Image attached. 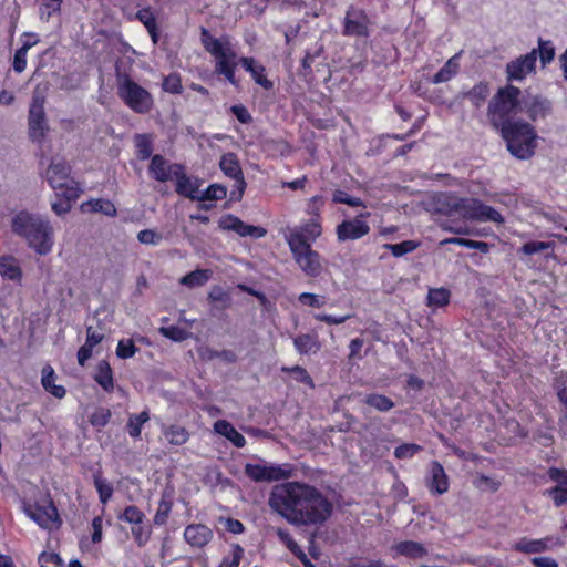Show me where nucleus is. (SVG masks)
<instances>
[{"label":"nucleus","mask_w":567,"mask_h":567,"mask_svg":"<svg viewBox=\"0 0 567 567\" xmlns=\"http://www.w3.org/2000/svg\"><path fill=\"white\" fill-rule=\"evenodd\" d=\"M333 511L332 503L316 486L306 484L299 507L291 525L319 526L324 524Z\"/></svg>","instance_id":"obj_2"},{"label":"nucleus","mask_w":567,"mask_h":567,"mask_svg":"<svg viewBox=\"0 0 567 567\" xmlns=\"http://www.w3.org/2000/svg\"><path fill=\"white\" fill-rule=\"evenodd\" d=\"M61 0H42L40 4L41 20L49 21L54 13H59Z\"/></svg>","instance_id":"obj_51"},{"label":"nucleus","mask_w":567,"mask_h":567,"mask_svg":"<svg viewBox=\"0 0 567 567\" xmlns=\"http://www.w3.org/2000/svg\"><path fill=\"white\" fill-rule=\"evenodd\" d=\"M214 430L228 439L236 447H244L246 444V439L228 421H217L214 424Z\"/></svg>","instance_id":"obj_28"},{"label":"nucleus","mask_w":567,"mask_h":567,"mask_svg":"<svg viewBox=\"0 0 567 567\" xmlns=\"http://www.w3.org/2000/svg\"><path fill=\"white\" fill-rule=\"evenodd\" d=\"M463 218L478 221L502 223L501 214L491 206L482 204L475 198H458L452 205Z\"/></svg>","instance_id":"obj_12"},{"label":"nucleus","mask_w":567,"mask_h":567,"mask_svg":"<svg viewBox=\"0 0 567 567\" xmlns=\"http://www.w3.org/2000/svg\"><path fill=\"white\" fill-rule=\"evenodd\" d=\"M520 90L514 85L501 87L491 99L487 109V116L495 128H501L512 123L518 111H520Z\"/></svg>","instance_id":"obj_6"},{"label":"nucleus","mask_w":567,"mask_h":567,"mask_svg":"<svg viewBox=\"0 0 567 567\" xmlns=\"http://www.w3.org/2000/svg\"><path fill=\"white\" fill-rule=\"evenodd\" d=\"M55 373L52 367L45 365L42 369V378L41 383L43 388L50 392L52 395H54L58 399H62L66 391L62 385H56L55 382Z\"/></svg>","instance_id":"obj_32"},{"label":"nucleus","mask_w":567,"mask_h":567,"mask_svg":"<svg viewBox=\"0 0 567 567\" xmlns=\"http://www.w3.org/2000/svg\"><path fill=\"white\" fill-rule=\"evenodd\" d=\"M227 195V189L220 184L210 185L205 192L200 193L198 200H218Z\"/></svg>","instance_id":"obj_50"},{"label":"nucleus","mask_w":567,"mask_h":567,"mask_svg":"<svg viewBox=\"0 0 567 567\" xmlns=\"http://www.w3.org/2000/svg\"><path fill=\"white\" fill-rule=\"evenodd\" d=\"M23 512L41 528H50L59 522L58 509L51 499L35 504H23Z\"/></svg>","instance_id":"obj_15"},{"label":"nucleus","mask_w":567,"mask_h":567,"mask_svg":"<svg viewBox=\"0 0 567 567\" xmlns=\"http://www.w3.org/2000/svg\"><path fill=\"white\" fill-rule=\"evenodd\" d=\"M182 171V166L171 165L162 155H154L150 165V174L158 182H167L176 177Z\"/></svg>","instance_id":"obj_22"},{"label":"nucleus","mask_w":567,"mask_h":567,"mask_svg":"<svg viewBox=\"0 0 567 567\" xmlns=\"http://www.w3.org/2000/svg\"><path fill=\"white\" fill-rule=\"evenodd\" d=\"M208 299L212 302H221L224 307H228L230 303V295L220 286H213L208 292Z\"/></svg>","instance_id":"obj_55"},{"label":"nucleus","mask_w":567,"mask_h":567,"mask_svg":"<svg viewBox=\"0 0 567 567\" xmlns=\"http://www.w3.org/2000/svg\"><path fill=\"white\" fill-rule=\"evenodd\" d=\"M31 49V44H23L19 50L16 51L13 59V69L16 72L21 73L27 66V53Z\"/></svg>","instance_id":"obj_58"},{"label":"nucleus","mask_w":567,"mask_h":567,"mask_svg":"<svg viewBox=\"0 0 567 567\" xmlns=\"http://www.w3.org/2000/svg\"><path fill=\"white\" fill-rule=\"evenodd\" d=\"M239 62L244 69L249 72L252 79L266 90L272 87V82L269 81L265 75V68L259 64L254 58H240Z\"/></svg>","instance_id":"obj_25"},{"label":"nucleus","mask_w":567,"mask_h":567,"mask_svg":"<svg viewBox=\"0 0 567 567\" xmlns=\"http://www.w3.org/2000/svg\"><path fill=\"white\" fill-rule=\"evenodd\" d=\"M372 20L360 8L350 6L343 18L342 34L351 38H368L371 33Z\"/></svg>","instance_id":"obj_14"},{"label":"nucleus","mask_w":567,"mask_h":567,"mask_svg":"<svg viewBox=\"0 0 567 567\" xmlns=\"http://www.w3.org/2000/svg\"><path fill=\"white\" fill-rule=\"evenodd\" d=\"M276 535L278 536L279 540L286 545V547L293 554L295 551H299V545L295 542V539L291 537L289 532L284 528H275L274 529Z\"/></svg>","instance_id":"obj_60"},{"label":"nucleus","mask_w":567,"mask_h":567,"mask_svg":"<svg viewBox=\"0 0 567 567\" xmlns=\"http://www.w3.org/2000/svg\"><path fill=\"white\" fill-rule=\"evenodd\" d=\"M41 567H62V560L58 554L43 551L39 556Z\"/></svg>","instance_id":"obj_63"},{"label":"nucleus","mask_w":567,"mask_h":567,"mask_svg":"<svg viewBox=\"0 0 567 567\" xmlns=\"http://www.w3.org/2000/svg\"><path fill=\"white\" fill-rule=\"evenodd\" d=\"M450 301V291L444 288L430 289L427 293V305L430 307H443Z\"/></svg>","instance_id":"obj_42"},{"label":"nucleus","mask_w":567,"mask_h":567,"mask_svg":"<svg viewBox=\"0 0 567 567\" xmlns=\"http://www.w3.org/2000/svg\"><path fill=\"white\" fill-rule=\"evenodd\" d=\"M538 53L543 65L548 64L555 58V47L551 41L538 40Z\"/></svg>","instance_id":"obj_53"},{"label":"nucleus","mask_w":567,"mask_h":567,"mask_svg":"<svg viewBox=\"0 0 567 567\" xmlns=\"http://www.w3.org/2000/svg\"><path fill=\"white\" fill-rule=\"evenodd\" d=\"M165 440L173 445H183L188 441L189 434L185 427L179 425H169L163 427Z\"/></svg>","instance_id":"obj_35"},{"label":"nucleus","mask_w":567,"mask_h":567,"mask_svg":"<svg viewBox=\"0 0 567 567\" xmlns=\"http://www.w3.org/2000/svg\"><path fill=\"white\" fill-rule=\"evenodd\" d=\"M220 226L224 229L237 233L241 237L250 236L254 238H261L267 234L265 228L247 225L244 221H241L238 217H235L233 215L225 217L220 221Z\"/></svg>","instance_id":"obj_23"},{"label":"nucleus","mask_w":567,"mask_h":567,"mask_svg":"<svg viewBox=\"0 0 567 567\" xmlns=\"http://www.w3.org/2000/svg\"><path fill=\"white\" fill-rule=\"evenodd\" d=\"M219 167L225 175L235 179V189L231 190V199H240L246 188V182L237 156L234 153L224 154Z\"/></svg>","instance_id":"obj_16"},{"label":"nucleus","mask_w":567,"mask_h":567,"mask_svg":"<svg viewBox=\"0 0 567 567\" xmlns=\"http://www.w3.org/2000/svg\"><path fill=\"white\" fill-rule=\"evenodd\" d=\"M137 352L133 340H120L116 348V355L121 359L132 358Z\"/></svg>","instance_id":"obj_57"},{"label":"nucleus","mask_w":567,"mask_h":567,"mask_svg":"<svg viewBox=\"0 0 567 567\" xmlns=\"http://www.w3.org/2000/svg\"><path fill=\"white\" fill-rule=\"evenodd\" d=\"M293 344L296 347V350L300 354H315L317 353L321 344L317 338V336L313 334H300L293 339Z\"/></svg>","instance_id":"obj_30"},{"label":"nucleus","mask_w":567,"mask_h":567,"mask_svg":"<svg viewBox=\"0 0 567 567\" xmlns=\"http://www.w3.org/2000/svg\"><path fill=\"white\" fill-rule=\"evenodd\" d=\"M430 491L435 494H444L449 489V478L443 466L439 462H432L431 476L427 484Z\"/></svg>","instance_id":"obj_24"},{"label":"nucleus","mask_w":567,"mask_h":567,"mask_svg":"<svg viewBox=\"0 0 567 567\" xmlns=\"http://www.w3.org/2000/svg\"><path fill=\"white\" fill-rule=\"evenodd\" d=\"M419 247V243L405 240L399 244H386L384 248L390 250L394 257H402L405 254L414 251Z\"/></svg>","instance_id":"obj_46"},{"label":"nucleus","mask_w":567,"mask_h":567,"mask_svg":"<svg viewBox=\"0 0 567 567\" xmlns=\"http://www.w3.org/2000/svg\"><path fill=\"white\" fill-rule=\"evenodd\" d=\"M118 519L124 520L131 525H136L137 523L144 522L145 515L142 511L138 509V507L130 505L118 516Z\"/></svg>","instance_id":"obj_48"},{"label":"nucleus","mask_w":567,"mask_h":567,"mask_svg":"<svg viewBox=\"0 0 567 567\" xmlns=\"http://www.w3.org/2000/svg\"><path fill=\"white\" fill-rule=\"evenodd\" d=\"M163 90L168 93L178 94L182 92V81L178 74H169L163 81Z\"/></svg>","instance_id":"obj_59"},{"label":"nucleus","mask_w":567,"mask_h":567,"mask_svg":"<svg viewBox=\"0 0 567 567\" xmlns=\"http://www.w3.org/2000/svg\"><path fill=\"white\" fill-rule=\"evenodd\" d=\"M94 485L101 503L106 504L113 495V486L97 474L94 475Z\"/></svg>","instance_id":"obj_47"},{"label":"nucleus","mask_w":567,"mask_h":567,"mask_svg":"<svg viewBox=\"0 0 567 567\" xmlns=\"http://www.w3.org/2000/svg\"><path fill=\"white\" fill-rule=\"evenodd\" d=\"M199 184L197 179H192L183 173V169L176 175V192L193 200L199 199Z\"/></svg>","instance_id":"obj_26"},{"label":"nucleus","mask_w":567,"mask_h":567,"mask_svg":"<svg viewBox=\"0 0 567 567\" xmlns=\"http://www.w3.org/2000/svg\"><path fill=\"white\" fill-rule=\"evenodd\" d=\"M134 540L138 547H144L152 535V527L143 523H137L136 525H132L131 528Z\"/></svg>","instance_id":"obj_41"},{"label":"nucleus","mask_w":567,"mask_h":567,"mask_svg":"<svg viewBox=\"0 0 567 567\" xmlns=\"http://www.w3.org/2000/svg\"><path fill=\"white\" fill-rule=\"evenodd\" d=\"M544 494L550 496L556 506L567 504V489H563L555 486L550 489L545 491Z\"/></svg>","instance_id":"obj_64"},{"label":"nucleus","mask_w":567,"mask_h":567,"mask_svg":"<svg viewBox=\"0 0 567 567\" xmlns=\"http://www.w3.org/2000/svg\"><path fill=\"white\" fill-rule=\"evenodd\" d=\"M150 420L146 411L141 412L136 415H131L127 422L128 434L132 437H138L141 435L142 425Z\"/></svg>","instance_id":"obj_43"},{"label":"nucleus","mask_w":567,"mask_h":567,"mask_svg":"<svg viewBox=\"0 0 567 567\" xmlns=\"http://www.w3.org/2000/svg\"><path fill=\"white\" fill-rule=\"evenodd\" d=\"M213 276L210 269H196L179 279V284L188 288H197L206 285Z\"/></svg>","instance_id":"obj_31"},{"label":"nucleus","mask_w":567,"mask_h":567,"mask_svg":"<svg viewBox=\"0 0 567 567\" xmlns=\"http://www.w3.org/2000/svg\"><path fill=\"white\" fill-rule=\"evenodd\" d=\"M12 231L22 237L37 254L45 256L54 245V233L48 219L21 210L12 217Z\"/></svg>","instance_id":"obj_1"},{"label":"nucleus","mask_w":567,"mask_h":567,"mask_svg":"<svg viewBox=\"0 0 567 567\" xmlns=\"http://www.w3.org/2000/svg\"><path fill=\"white\" fill-rule=\"evenodd\" d=\"M369 214H361L360 216L344 220L337 226L336 233L339 241L357 240L369 234L370 227L362 219Z\"/></svg>","instance_id":"obj_19"},{"label":"nucleus","mask_w":567,"mask_h":567,"mask_svg":"<svg viewBox=\"0 0 567 567\" xmlns=\"http://www.w3.org/2000/svg\"><path fill=\"white\" fill-rule=\"evenodd\" d=\"M421 450L422 447L415 443H404L394 450V456L400 460L411 458Z\"/></svg>","instance_id":"obj_56"},{"label":"nucleus","mask_w":567,"mask_h":567,"mask_svg":"<svg viewBox=\"0 0 567 567\" xmlns=\"http://www.w3.org/2000/svg\"><path fill=\"white\" fill-rule=\"evenodd\" d=\"M364 402L369 406H371L380 412H388L391 409H393L395 405L394 402L390 398L382 395V394H377V393L367 395V398L364 399Z\"/></svg>","instance_id":"obj_40"},{"label":"nucleus","mask_w":567,"mask_h":567,"mask_svg":"<svg viewBox=\"0 0 567 567\" xmlns=\"http://www.w3.org/2000/svg\"><path fill=\"white\" fill-rule=\"evenodd\" d=\"M134 144L140 159H147L152 155L153 137L151 134H136Z\"/></svg>","instance_id":"obj_37"},{"label":"nucleus","mask_w":567,"mask_h":567,"mask_svg":"<svg viewBox=\"0 0 567 567\" xmlns=\"http://www.w3.org/2000/svg\"><path fill=\"white\" fill-rule=\"evenodd\" d=\"M45 178L56 196L68 200H75L80 196V187L71 176V167L64 158H52L47 168Z\"/></svg>","instance_id":"obj_8"},{"label":"nucleus","mask_w":567,"mask_h":567,"mask_svg":"<svg viewBox=\"0 0 567 567\" xmlns=\"http://www.w3.org/2000/svg\"><path fill=\"white\" fill-rule=\"evenodd\" d=\"M200 40L205 50L215 58V71L224 75L231 84L237 85L235 70L238 64L237 54L228 35L213 37L209 31L202 28Z\"/></svg>","instance_id":"obj_4"},{"label":"nucleus","mask_w":567,"mask_h":567,"mask_svg":"<svg viewBox=\"0 0 567 567\" xmlns=\"http://www.w3.org/2000/svg\"><path fill=\"white\" fill-rule=\"evenodd\" d=\"M281 370L284 372L292 373L296 381L307 384L310 388L315 386L312 378L309 375V373L307 372V370L305 368H302L300 365H295L291 368L284 367Z\"/></svg>","instance_id":"obj_52"},{"label":"nucleus","mask_w":567,"mask_h":567,"mask_svg":"<svg viewBox=\"0 0 567 567\" xmlns=\"http://www.w3.org/2000/svg\"><path fill=\"white\" fill-rule=\"evenodd\" d=\"M213 537V530L204 524H189L184 530V539L192 548H204Z\"/></svg>","instance_id":"obj_21"},{"label":"nucleus","mask_w":567,"mask_h":567,"mask_svg":"<svg viewBox=\"0 0 567 567\" xmlns=\"http://www.w3.org/2000/svg\"><path fill=\"white\" fill-rule=\"evenodd\" d=\"M159 333L163 337H165L167 339H171L173 341H176V342H181V341L186 340L189 337V334H190L185 329H182V328L176 327V326L162 327V328H159Z\"/></svg>","instance_id":"obj_49"},{"label":"nucleus","mask_w":567,"mask_h":567,"mask_svg":"<svg viewBox=\"0 0 567 567\" xmlns=\"http://www.w3.org/2000/svg\"><path fill=\"white\" fill-rule=\"evenodd\" d=\"M81 207L84 212L102 213L111 217L116 216L117 213L116 207L111 200L102 198L91 199L86 203H83Z\"/></svg>","instance_id":"obj_33"},{"label":"nucleus","mask_w":567,"mask_h":567,"mask_svg":"<svg viewBox=\"0 0 567 567\" xmlns=\"http://www.w3.org/2000/svg\"><path fill=\"white\" fill-rule=\"evenodd\" d=\"M136 237L142 245L146 246H158L164 239L163 234L156 229L140 230Z\"/></svg>","instance_id":"obj_45"},{"label":"nucleus","mask_w":567,"mask_h":567,"mask_svg":"<svg viewBox=\"0 0 567 567\" xmlns=\"http://www.w3.org/2000/svg\"><path fill=\"white\" fill-rule=\"evenodd\" d=\"M395 550L400 555H404L411 558H419L426 554L425 548L421 543L406 540L401 542L395 546Z\"/></svg>","instance_id":"obj_38"},{"label":"nucleus","mask_w":567,"mask_h":567,"mask_svg":"<svg viewBox=\"0 0 567 567\" xmlns=\"http://www.w3.org/2000/svg\"><path fill=\"white\" fill-rule=\"evenodd\" d=\"M94 379L105 391L111 392L113 390V374L107 362L102 361L99 363Z\"/></svg>","instance_id":"obj_39"},{"label":"nucleus","mask_w":567,"mask_h":567,"mask_svg":"<svg viewBox=\"0 0 567 567\" xmlns=\"http://www.w3.org/2000/svg\"><path fill=\"white\" fill-rule=\"evenodd\" d=\"M508 152L516 158L525 161L534 156L538 146L535 127L522 120L507 123L499 128Z\"/></svg>","instance_id":"obj_3"},{"label":"nucleus","mask_w":567,"mask_h":567,"mask_svg":"<svg viewBox=\"0 0 567 567\" xmlns=\"http://www.w3.org/2000/svg\"><path fill=\"white\" fill-rule=\"evenodd\" d=\"M563 542L558 537L547 536L539 539H530L527 537L519 538L514 543L513 549L523 554H539L553 550L561 546Z\"/></svg>","instance_id":"obj_18"},{"label":"nucleus","mask_w":567,"mask_h":567,"mask_svg":"<svg viewBox=\"0 0 567 567\" xmlns=\"http://www.w3.org/2000/svg\"><path fill=\"white\" fill-rule=\"evenodd\" d=\"M491 90L489 85L484 82H480L478 84L474 85L468 92H466L464 95L470 100L473 106L481 107L484 102L486 101L487 96L489 95Z\"/></svg>","instance_id":"obj_36"},{"label":"nucleus","mask_w":567,"mask_h":567,"mask_svg":"<svg viewBox=\"0 0 567 567\" xmlns=\"http://www.w3.org/2000/svg\"><path fill=\"white\" fill-rule=\"evenodd\" d=\"M116 90L118 97L133 112L147 114L154 106L152 94L127 74H117Z\"/></svg>","instance_id":"obj_7"},{"label":"nucleus","mask_w":567,"mask_h":567,"mask_svg":"<svg viewBox=\"0 0 567 567\" xmlns=\"http://www.w3.org/2000/svg\"><path fill=\"white\" fill-rule=\"evenodd\" d=\"M296 468L288 463L274 464L261 461L259 463H247L245 474L254 482H279L293 478Z\"/></svg>","instance_id":"obj_10"},{"label":"nucleus","mask_w":567,"mask_h":567,"mask_svg":"<svg viewBox=\"0 0 567 567\" xmlns=\"http://www.w3.org/2000/svg\"><path fill=\"white\" fill-rule=\"evenodd\" d=\"M288 247L296 265L305 276L316 278L323 272V259L311 246L293 245Z\"/></svg>","instance_id":"obj_13"},{"label":"nucleus","mask_w":567,"mask_h":567,"mask_svg":"<svg viewBox=\"0 0 567 567\" xmlns=\"http://www.w3.org/2000/svg\"><path fill=\"white\" fill-rule=\"evenodd\" d=\"M111 419V411L105 408L96 409L90 416V423L97 429L104 427Z\"/></svg>","instance_id":"obj_54"},{"label":"nucleus","mask_w":567,"mask_h":567,"mask_svg":"<svg viewBox=\"0 0 567 567\" xmlns=\"http://www.w3.org/2000/svg\"><path fill=\"white\" fill-rule=\"evenodd\" d=\"M311 202L312 205L309 207V212L316 217L299 226L287 228L284 236L288 246H311L321 236L322 228L318 216L319 207L316 205L318 202H321V198L315 196Z\"/></svg>","instance_id":"obj_9"},{"label":"nucleus","mask_w":567,"mask_h":567,"mask_svg":"<svg viewBox=\"0 0 567 567\" xmlns=\"http://www.w3.org/2000/svg\"><path fill=\"white\" fill-rule=\"evenodd\" d=\"M136 19L143 23L146 29H154L156 19L150 8H143L136 12Z\"/></svg>","instance_id":"obj_61"},{"label":"nucleus","mask_w":567,"mask_h":567,"mask_svg":"<svg viewBox=\"0 0 567 567\" xmlns=\"http://www.w3.org/2000/svg\"><path fill=\"white\" fill-rule=\"evenodd\" d=\"M548 476L551 481L557 483V487L567 489V471L550 467L548 470Z\"/></svg>","instance_id":"obj_62"},{"label":"nucleus","mask_w":567,"mask_h":567,"mask_svg":"<svg viewBox=\"0 0 567 567\" xmlns=\"http://www.w3.org/2000/svg\"><path fill=\"white\" fill-rule=\"evenodd\" d=\"M244 554L245 550L239 544H233L229 555L223 558L219 567H238L243 560Z\"/></svg>","instance_id":"obj_44"},{"label":"nucleus","mask_w":567,"mask_h":567,"mask_svg":"<svg viewBox=\"0 0 567 567\" xmlns=\"http://www.w3.org/2000/svg\"><path fill=\"white\" fill-rule=\"evenodd\" d=\"M45 111H44V95L37 87L33 92L32 102L29 107L28 114V133L33 143L41 145L49 132Z\"/></svg>","instance_id":"obj_11"},{"label":"nucleus","mask_w":567,"mask_h":567,"mask_svg":"<svg viewBox=\"0 0 567 567\" xmlns=\"http://www.w3.org/2000/svg\"><path fill=\"white\" fill-rule=\"evenodd\" d=\"M0 275L8 280L20 281L22 270L18 260L12 256L0 257Z\"/></svg>","instance_id":"obj_27"},{"label":"nucleus","mask_w":567,"mask_h":567,"mask_svg":"<svg viewBox=\"0 0 567 567\" xmlns=\"http://www.w3.org/2000/svg\"><path fill=\"white\" fill-rule=\"evenodd\" d=\"M460 70L458 54L453 55L446 61V63L440 69V71L433 76L432 82L444 83L450 81Z\"/></svg>","instance_id":"obj_34"},{"label":"nucleus","mask_w":567,"mask_h":567,"mask_svg":"<svg viewBox=\"0 0 567 567\" xmlns=\"http://www.w3.org/2000/svg\"><path fill=\"white\" fill-rule=\"evenodd\" d=\"M173 507V491L165 489L162 493L161 501L158 503L157 511L155 513V516L153 518L154 524L157 526H163L166 524L169 513Z\"/></svg>","instance_id":"obj_29"},{"label":"nucleus","mask_w":567,"mask_h":567,"mask_svg":"<svg viewBox=\"0 0 567 567\" xmlns=\"http://www.w3.org/2000/svg\"><path fill=\"white\" fill-rule=\"evenodd\" d=\"M520 111L525 112L533 122L546 118L553 111L551 102L538 94L527 93L522 99Z\"/></svg>","instance_id":"obj_17"},{"label":"nucleus","mask_w":567,"mask_h":567,"mask_svg":"<svg viewBox=\"0 0 567 567\" xmlns=\"http://www.w3.org/2000/svg\"><path fill=\"white\" fill-rule=\"evenodd\" d=\"M307 483L290 481L271 487L267 504L270 511L291 524Z\"/></svg>","instance_id":"obj_5"},{"label":"nucleus","mask_w":567,"mask_h":567,"mask_svg":"<svg viewBox=\"0 0 567 567\" xmlns=\"http://www.w3.org/2000/svg\"><path fill=\"white\" fill-rule=\"evenodd\" d=\"M537 50L511 61L506 66V74L509 81H520L535 70Z\"/></svg>","instance_id":"obj_20"}]
</instances>
